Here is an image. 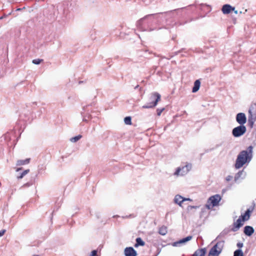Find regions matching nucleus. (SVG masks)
Here are the masks:
<instances>
[{
    "instance_id": "nucleus-36",
    "label": "nucleus",
    "mask_w": 256,
    "mask_h": 256,
    "mask_svg": "<svg viewBox=\"0 0 256 256\" xmlns=\"http://www.w3.org/2000/svg\"><path fill=\"white\" fill-rule=\"evenodd\" d=\"M174 202L176 204V196L174 198Z\"/></svg>"
},
{
    "instance_id": "nucleus-37",
    "label": "nucleus",
    "mask_w": 256,
    "mask_h": 256,
    "mask_svg": "<svg viewBox=\"0 0 256 256\" xmlns=\"http://www.w3.org/2000/svg\"><path fill=\"white\" fill-rule=\"evenodd\" d=\"M22 169V168H18L16 170V172H18L19 170H21Z\"/></svg>"
},
{
    "instance_id": "nucleus-31",
    "label": "nucleus",
    "mask_w": 256,
    "mask_h": 256,
    "mask_svg": "<svg viewBox=\"0 0 256 256\" xmlns=\"http://www.w3.org/2000/svg\"><path fill=\"white\" fill-rule=\"evenodd\" d=\"M97 250H94L91 252L90 256H97Z\"/></svg>"
},
{
    "instance_id": "nucleus-13",
    "label": "nucleus",
    "mask_w": 256,
    "mask_h": 256,
    "mask_svg": "<svg viewBox=\"0 0 256 256\" xmlns=\"http://www.w3.org/2000/svg\"><path fill=\"white\" fill-rule=\"evenodd\" d=\"M244 234L248 236H252L254 232V229L252 226H246L244 228Z\"/></svg>"
},
{
    "instance_id": "nucleus-14",
    "label": "nucleus",
    "mask_w": 256,
    "mask_h": 256,
    "mask_svg": "<svg viewBox=\"0 0 256 256\" xmlns=\"http://www.w3.org/2000/svg\"><path fill=\"white\" fill-rule=\"evenodd\" d=\"M244 221L241 218H240L237 220L236 222L234 223V230H238L242 226H243Z\"/></svg>"
},
{
    "instance_id": "nucleus-38",
    "label": "nucleus",
    "mask_w": 256,
    "mask_h": 256,
    "mask_svg": "<svg viewBox=\"0 0 256 256\" xmlns=\"http://www.w3.org/2000/svg\"><path fill=\"white\" fill-rule=\"evenodd\" d=\"M172 245L174 246H176V242H174L172 244Z\"/></svg>"
},
{
    "instance_id": "nucleus-24",
    "label": "nucleus",
    "mask_w": 256,
    "mask_h": 256,
    "mask_svg": "<svg viewBox=\"0 0 256 256\" xmlns=\"http://www.w3.org/2000/svg\"><path fill=\"white\" fill-rule=\"evenodd\" d=\"M234 256H244V253L241 250H237L234 252Z\"/></svg>"
},
{
    "instance_id": "nucleus-42",
    "label": "nucleus",
    "mask_w": 256,
    "mask_h": 256,
    "mask_svg": "<svg viewBox=\"0 0 256 256\" xmlns=\"http://www.w3.org/2000/svg\"><path fill=\"white\" fill-rule=\"evenodd\" d=\"M156 68V67H154V70H155Z\"/></svg>"
},
{
    "instance_id": "nucleus-6",
    "label": "nucleus",
    "mask_w": 256,
    "mask_h": 256,
    "mask_svg": "<svg viewBox=\"0 0 256 256\" xmlns=\"http://www.w3.org/2000/svg\"><path fill=\"white\" fill-rule=\"evenodd\" d=\"M256 120V106H252L248 110V122L251 127H252Z\"/></svg>"
},
{
    "instance_id": "nucleus-18",
    "label": "nucleus",
    "mask_w": 256,
    "mask_h": 256,
    "mask_svg": "<svg viewBox=\"0 0 256 256\" xmlns=\"http://www.w3.org/2000/svg\"><path fill=\"white\" fill-rule=\"evenodd\" d=\"M192 239V236H190L185 238H182L178 241H177V244H184L188 242Z\"/></svg>"
},
{
    "instance_id": "nucleus-44",
    "label": "nucleus",
    "mask_w": 256,
    "mask_h": 256,
    "mask_svg": "<svg viewBox=\"0 0 256 256\" xmlns=\"http://www.w3.org/2000/svg\"><path fill=\"white\" fill-rule=\"evenodd\" d=\"M2 17H0V20L2 19Z\"/></svg>"
},
{
    "instance_id": "nucleus-7",
    "label": "nucleus",
    "mask_w": 256,
    "mask_h": 256,
    "mask_svg": "<svg viewBox=\"0 0 256 256\" xmlns=\"http://www.w3.org/2000/svg\"><path fill=\"white\" fill-rule=\"evenodd\" d=\"M246 130V128L244 126L240 125L232 130V134L234 137H240L242 136Z\"/></svg>"
},
{
    "instance_id": "nucleus-41",
    "label": "nucleus",
    "mask_w": 256,
    "mask_h": 256,
    "mask_svg": "<svg viewBox=\"0 0 256 256\" xmlns=\"http://www.w3.org/2000/svg\"><path fill=\"white\" fill-rule=\"evenodd\" d=\"M32 256H40V255H34Z\"/></svg>"
},
{
    "instance_id": "nucleus-33",
    "label": "nucleus",
    "mask_w": 256,
    "mask_h": 256,
    "mask_svg": "<svg viewBox=\"0 0 256 256\" xmlns=\"http://www.w3.org/2000/svg\"><path fill=\"white\" fill-rule=\"evenodd\" d=\"M6 232V230H2L0 231V237L2 236L4 232Z\"/></svg>"
},
{
    "instance_id": "nucleus-9",
    "label": "nucleus",
    "mask_w": 256,
    "mask_h": 256,
    "mask_svg": "<svg viewBox=\"0 0 256 256\" xmlns=\"http://www.w3.org/2000/svg\"><path fill=\"white\" fill-rule=\"evenodd\" d=\"M125 256H136L137 252L132 247H126L124 250Z\"/></svg>"
},
{
    "instance_id": "nucleus-19",
    "label": "nucleus",
    "mask_w": 256,
    "mask_h": 256,
    "mask_svg": "<svg viewBox=\"0 0 256 256\" xmlns=\"http://www.w3.org/2000/svg\"><path fill=\"white\" fill-rule=\"evenodd\" d=\"M206 252V248L199 249L196 251L194 254V256H204Z\"/></svg>"
},
{
    "instance_id": "nucleus-4",
    "label": "nucleus",
    "mask_w": 256,
    "mask_h": 256,
    "mask_svg": "<svg viewBox=\"0 0 256 256\" xmlns=\"http://www.w3.org/2000/svg\"><path fill=\"white\" fill-rule=\"evenodd\" d=\"M222 200V196L218 194L210 196L208 200L206 207L208 210H211L214 207L218 206Z\"/></svg>"
},
{
    "instance_id": "nucleus-15",
    "label": "nucleus",
    "mask_w": 256,
    "mask_h": 256,
    "mask_svg": "<svg viewBox=\"0 0 256 256\" xmlns=\"http://www.w3.org/2000/svg\"><path fill=\"white\" fill-rule=\"evenodd\" d=\"M250 212H251L250 211V210H247L245 212V213L244 214H242L240 216V218H241L244 222L248 220L250 218Z\"/></svg>"
},
{
    "instance_id": "nucleus-28",
    "label": "nucleus",
    "mask_w": 256,
    "mask_h": 256,
    "mask_svg": "<svg viewBox=\"0 0 256 256\" xmlns=\"http://www.w3.org/2000/svg\"><path fill=\"white\" fill-rule=\"evenodd\" d=\"M30 172V170L28 169V170H24L21 174L20 176H18V179H21L25 175H26L28 173V172Z\"/></svg>"
},
{
    "instance_id": "nucleus-34",
    "label": "nucleus",
    "mask_w": 256,
    "mask_h": 256,
    "mask_svg": "<svg viewBox=\"0 0 256 256\" xmlns=\"http://www.w3.org/2000/svg\"><path fill=\"white\" fill-rule=\"evenodd\" d=\"M237 246L239 248H241L243 246V244L242 242H238L237 244Z\"/></svg>"
},
{
    "instance_id": "nucleus-43",
    "label": "nucleus",
    "mask_w": 256,
    "mask_h": 256,
    "mask_svg": "<svg viewBox=\"0 0 256 256\" xmlns=\"http://www.w3.org/2000/svg\"><path fill=\"white\" fill-rule=\"evenodd\" d=\"M174 174H176V171L174 172Z\"/></svg>"
},
{
    "instance_id": "nucleus-22",
    "label": "nucleus",
    "mask_w": 256,
    "mask_h": 256,
    "mask_svg": "<svg viewBox=\"0 0 256 256\" xmlns=\"http://www.w3.org/2000/svg\"><path fill=\"white\" fill-rule=\"evenodd\" d=\"M162 14H150V15H148L146 16V17H144V18L140 20L138 24H140V22L143 20L144 19L146 18H148V17H150V16H152L154 18H156V19H157L158 18H160V15H162Z\"/></svg>"
},
{
    "instance_id": "nucleus-2",
    "label": "nucleus",
    "mask_w": 256,
    "mask_h": 256,
    "mask_svg": "<svg viewBox=\"0 0 256 256\" xmlns=\"http://www.w3.org/2000/svg\"><path fill=\"white\" fill-rule=\"evenodd\" d=\"M160 95L154 92L152 93L150 96V102L142 106L143 108H150L155 107L158 104V102L160 100Z\"/></svg>"
},
{
    "instance_id": "nucleus-10",
    "label": "nucleus",
    "mask_w": 256,
    "mask_h": 256,
    "mask_svg": "<svg viewBox=\"0 0 256 256\" xmlns=\"http://www.w3.org/2000/svg\"><path fill=\"white\" fill-rule=\"evenodd\" d=\"M176 200H177V204H178L180 206H182L183 208L184 206V202H186V201L192 202V200H191L190 198H184L183 197H182L180 196L177 195Z\"/></svg>"
},
{
    "instance_id": "nucleus-30",
    "label": "nucleus",
    "mask_w": 256,
    "mask_h": 256,
    "mask_svg": "<svg viewBox=\"0 0 256 256\" xmlns=\"http://www.w3.org/2000/svg\"><path fill=\"white\" fill-rule=\"evenodd\" d=\"M164 110V108L157 109L156 110L157 115L158 116H160L162 112H163Z\"/></svg>"
},
{
    "instance_id": "nucleus-8",
    "label": "nucleus",
    "mask_w": 256,
    "mask_h": 256,
    "mask_svg": "<svg viewBox=\"0 0 256 256\" xmlns=\"http://www.w3.org/2000/svg\"><path fill=\"white\" fill-rule=\"evenodd\" d=\"M236 120L240 125L244 126L246 122V118L245 114L244 113H238L237 114Z\"/></svg>"
},
{
    "instance_id": "nucleus-25",
    "label": "nucleus",
    "mask_w": 256,
    "mask_h": 256,
    "mask_svg": "<svg viewBox=\"0 0 256 256\" xmlns=\"http://www.w3.org/2000/svg\"><path fill=\"white\" fill-rule=\"evenodd\" d=\"M82 137V136L80 134L72 138L70 140L72 142H76L80 140Z\"/></svg>"
},
{
    "instance_id": "nucleus-21",
    "label": "nucleus",
    "mask_w": 256,
    "mask_h": 256,
    "mask_svg": "<svg viewBox=\"0 0 256 256\" xmlns=\"http://www.w3.org/2000/svg\"><path fill=\"white\" fill-rule=\"evenodd\" d=\"M136 243L134 244V247L136 248L138 246H144L145 242L142 240L140 238H138L136 240Z\"/></svg>"
},
{
    "instance_id": "nucleus-16",
    "label": "nucleus",
    "mask_w": 256,
    "mask_h": 256,
    "mask_svg": "<svg viewBox=\"0 0 256 256\" xmlns=\"http://www.w3.org/2000/svg\"><path fill=\"white\" fill-rule=\"evenodd\" d=\"M246 176V172H244L243 170L240 171L238 172L234 177V180L235 182H237L240 178H244Z\"/></svg>"
},
{
    "instance_id": "nucleus-17",
    "label": "nucleus",
    "mask_w": 256,
    "mask_h": 256,
    "mask_svg": "<svg viewBox=\"0 0 256 256\" xmlns=\"http://www.w3.org/2000/svg\"><path fill=\"white\" fill-rule=\"evenodd\" d=\"M200 82L199 80H196L194 82V86L192 88V92H196L200 89Z\"/></svg>"
},
{
    "instance_id": "nucleus-35",
    "label": "nucleus",
    "mask_w": 256,
    "mask_h": 256,
    "mask_svg": "<svg viewBox=\"0 0 256 256\" xmlns=\"http://www.w3.org/2000/svg\"><path fill=\"white\" fill-rule=\"evenodd\" d=\"M30 186V184L29 183H26V184H24V185H23L22 187L29 186Z\"/></svg>"
},
{
    "instance_id": "nucleus-32",
    "label": "nucleus",
    "mask_w": 256,
    "mask_h": 256,
    "mask_svg": "<svg viewBox=\"0 0 256 256\" xmlns=\"http://www.w3.org/2000/svg\"><path fill=\"white\" fill-rule=\"evenodd\" d=\"M232 179V176H228L226 178V180L228 182L231 180Z\"/></svg>"
},
{
    "instance_id": "nucleus-26",
    "label": "nucleus",
    "mask_w": 256,
    "mask_h": 256,
    "mask_svg": "<svg viewBox=\"0 0 256 256\" xmlns=\"http://www.w3.org/2000/svg\"><path fill=\"white\" fill-rule=\"evenodd\" d=\"M198 208V206H188L186 208V210L188 212H190L191 211H192L193 210H195Z\"/></svg>"
},
{
    "instance_id": "nucleus-39",
    "label": "nucleus",
    "mask_w": 256,
    "mask_h": 256,
    "mask_svg": "<svg viewBox=\"0 0 256 256\" xmlns=\"http://www.w3.org/2000/svg\"><path fill=\"white\" fill-rule=\"evenodd\" d=\"M138 86H138V85H137V86L134 88H135V89H136L137 88H138Z\"/></svg>"
},
{
    "instance_id": "nucleus-20",
    "label": "nucleus",
    "mask_w": 256,
    "mask_h": 256,
    "mask_svg": "<svg viewBox=\"0 0 256 256\" xmlns=\"http://www.w3.org/2000/svg\"><path fill=\"white\" fill-rule=\"evenodd\" d=\"M30 158H26L24 160H18L16 162V166H22L27 164L30 163Z\"/></svg>"
},
{
    "instance_id": "nucleus-11",
    "label": "nucleus",
    "mask_w": 256,
    "mask_h": 256,
    "mask_svg": "<svg viewBox=\"0 0 256 256\" xmlns=\"http://www.w3.org/2000/svg\"><path fill=\"white\" fill-rule=\"evenodd\" d=\"M88 108V106H86V107H84L83 110L84 112H81V114L82 116V120L84 122H88L90 119L91 118V115L90 114L89 112H86L85 111Z\"/></svg>"
},
{
    "instance_id": "nucleus-40",
    "label": "nucleus",
    "mask_w": 256,
    "mask_h": 256,
    "mask_svg": "<svg viewBox=\"0 0 256 256\" xmlns=\"http://www.w3.org/2000/svg\"><path fill=\"white\" fill-rule=\"evenodd\" d=\"M234 12H235V14H238V11L237 10H234Z\"/></svg>"
},
{
    "instance_id": "nucleus-5",
    "label": "nucleus",
    "mask_w": 256,
    "mask_h": 256,
    "mask_svg": "<svg viewBox=\"0 0 256 256\" xmlns=\"http://www.w3.org/2000/svg\"><path fill=\"white\" fill-rule=\"evenodd\" d=\"M224 241L218 242L210 250L208 256H218L221 253L224 246Z\"/></svg>"
},
{
    "instance_id": "nucleus-12",
    "label": "nucleus",
    "mask_w": 256,
    "mask_h": 256,
    "mask_svg": "<svg viewBox=\"0 0 256 256\" xmlns=\"http://www.w3.org/2000/svg\"><path fill=\"white\" fill-rule=\"evenodd\" d=\"M232 10H234V8L229 4H225L222 6V12L224 14H228Z\"/></svg>"
},
{
    "instance_id": "nucleus-3",
    "label": "nucleus",
    "mask_w": 256,
    "mask_h": 256,
    "mask_svg": "<svg viewBox=\"0 0 256 256\" xmlns=\"http://www.w3.org/2000/svg\"><path fill=\"white\" fill-rule=\"evenodd\" d=\"M192 164L187 162H182L177 168V176H184L187 174L192 170Z\"/></svg>"
},
{
    "instance_id": "nucleus-27",
    "label": "nucleus",
    "mask_w": 256,
    "mask_h": 256,
    "mask_svg": "<svg viewBox=\"0 0 256 256\" xmlns=\"http://www.w3.org/2000/svg\"><path fill=\"white\" fill-rule=\"evenodd\" d=\"M132 118H131V117L130 116H126L124 118V123L126 124H132Z\"/></svg>"
},
{
    "instance_id": "nucleus-1",
    "label": "nucleus",
    "mask_w": 256,
    "mask_h": 256,
    "mask_svg": "<svg viewBox=\"0 0 256 256\" xmlns=\"http://www.w3.org/2000/svg\"><path fill=\"white\" fill-rule=\"evenodd\" d=\"M252 146H250L246 150L242 151L238 156L235 163V168L237 169L242 168L246 163L251 160L252 156Z\"/></svg>"
},
{
    "instance_id": "nucleus-23",
    "label": "nucleus",
    "mask_w": 256,
    "mask_h": 256,
    "mask_svg": "<svg viewBox=\"0 0 256 256\" xmlns=\"http://www.w3.org/2000/svg\"><path fill=\"white\" fill-rule=\"evenodd\" d=\"M158 232L161 235H165L167 232L166 228L165 226H162L160 228Z\"/></svg>"
},
{
    "instance_id": "nucleus-29",
    "label": "nucleus",
    "mask_w": 256,
    "mask_h": 256,
    "mask_svg": "<svg viewBox=\"0 0 256 256\" xmlns=\"http://www.w3.org/2000/svg\"><path fill=\"white\" fill-rule=\"evenodd\" d=\"M42 59H34L32 60V63L35 64H39L42 62Z\"/></svg>"
}]
</instances>
